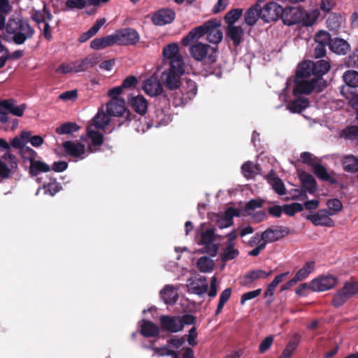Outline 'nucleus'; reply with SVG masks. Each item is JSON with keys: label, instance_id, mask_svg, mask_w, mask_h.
Returning <instances> with one entry per match:
<instances>
[{"label": "nucleus", "instance_id": "f257e3e1", "mask_svg": "<svg viewBox=\"0 0 358 358\" xmlns=\"http://www.w3.org/2000/svg\"><path fill=\"white\" fill-rule=\"evenodd\" d=\"M8 34L13 35V41L17 45L23 44L33 37L34 30L24 20L9 19L6 27Z\"/></svg>", "mask_w": 358, "mask_h": 358}, {"label": "nucleus", "instance_id": "f03ea898", "mask_svg": "<svg viewBox=\"0 0 358 358\" xmlns=\"http://www.w3.org/2000/svg\"><path fill=\"white\" fill-rule=\"evenodd\" d=\"M290 233L288 227L278 226L273 228H268L262 233L264 241L259 247H256L248 252V255L252 257L258 256L260 252L265 249L267 243L278 241V240L287 236Z\"/></svg>", "mask_w": 358, "mask_h": 358}, {"label": "nucleus", "instance_id": "7ed1b4c3", "mask_svg": "<svg viewBox=\"0 0 358 358\" xmlns=\"http://www.w3.org/2000/svg\"><path fill=\"white\" fill-rule=\"evenodd\" d=\"M294 94H309L313 91L321 92L326 86V82L322 78H294Z\"/></svg>", "mask_w": 358, "mask_h": 358}, {"label": "nucleus", "instance_id": "20e7f679", "mask_svg": "<svg viewBox=\"0 0 358 358\" xmlns=\"http://www.w3.org/2000/svg\"><path fill=\"white\" fill-rule=\"evenodd\" d=\"M189 52L196 61L206 59L207 63L213 64L217 59V49L208 44L198 42L190 46Z\"/></svg>", "mask_w": 358, "mask_h": 358}, {"label": "nucleus", "instance_id": "39448f33", "mask_svg": "<svg viewBox=\"0 0 358 358\" xmlns=\"http://www.w3.org/2000/svg\"><path fill=\"white\" fill-rule=\"evenodd\" d=\"M185 73L184 65H169L168 69L164 71L161 76L163 83L171 90H174L180 87V77Z\"/></svg>", "mask_w": 358, "mask_h": 358}, {"label": "nucleus", "instance_id": "423d86ee", "mask_svg": "<svg viewBox=\"0 0 358 358\" xmlns=\"http://www.w3.org/2000/svg\"><path fill=\"white\" fill-rule=\"evenodd\" d=\"M206 36L208 41L213 44H218L223 38L221 30V22L216 19L210 20L205 22Z\"/></svg>", "mask_w": 358, "mask_h": 358}, {"label": "nucleus", "instance_id": "0eeeda50", "mask_svg": "<svg viewBox=\"0 0 358 358\" xmlns=\"http://www.w3.org/2000/svg\"><path fill=\"white\" fill-rule=\"evenodd\" d=\"M283 13V8L275 2H269L261 6L260 18L266 22L275 21Z\"/></svg>", "mask_w": 358, "mask_h": 358}, {"label": "nucleus", "instance_id": "6e6552de", "mask_svg": "<svg viewBox=\"0 0 358 358\" xmlns=\"http://www.w3.org/2000/svg\"><path fill=\"white\" fill-rule=\"evenodd\" d=\"M117 44L120 45H135L140 40L137 31L132 28H125L115 34Z\"/></svg>", "mask_w": 358, "mask_h": 358}, {"label": "nucleus", "instance_id": "1a4fd4ad", "mask_svg": "<svg viewBox=\"0 0 358 358\" xmlns=\"http://www.w3.org/2000/svg\"><path fill=\"white\" fill-rule=\"evenodd\" d=\"M337 282L338 279L334 275H321L310 282V289L313 292H324L332 289Z\"/></svg>", "mask_w": 358, "mask_h": 358}, {"label": "nucleus", "instance_id": "9d476101", "mask_svg": "<svg viewBox=\"0 0 358 358\" xmlns=\"http://www.w3.org/2000/svg\"><path fill=\"white\" fill-rule=\"evenodd\" d=\"M17 168V162L15 155L8 152L0 159V176L2 178H9Z\"/></svg>", "mask_w": 358, "mask_h": 358}, {"label": "nucleus", "instance_id": "9b49d317", "mask_svg": "<svg viewBox=\"0 0 358 358\" xmlns=\"http://www.w3.org/2000/svg\"><path fill=\"white\" fill-rule=\"evenodd\" d=\"M163 56L169 61V65H184L182 56L179 52V46L176 43H169L163 48Z\"/></svg>", "mask_w": 358, "mask_h": 358}, {"label": "nucleus", "instance_id": "f8f14e48", "mask_svg": "<svg viewBox=\"0 0 358 358\" xmlns=\"http://www.w3.org/2000/svg\"><path fill=\"white\" fill-rule=\"evenodd\" d=\"M330 216L331 215L327 210L321 209L315 213L307 215L306 218L315 226L333 227L335 225V222L330 218Z\"/></svg>", "mask_w": 358, "mask_h": 358}, {"label": "nucleus", "instance_id": "ddd939ff", "mask_svg": "<svg viewBox=\"0 0 358 358\" xmlns=\"http://www.w3.org/2000/svg\"><path fill=\"white\" fill-rule=\"evenodd\" d=\"M303 10L299 7H286L283 8V13L280 15L283 23L287 25H293L301 22Z\"/></svg>", "mask_w": 358, "mask_h": 358}, {"label": "nucleus", "instance_id": "4468645a", "mask_svg": "<svg viewBox=\"0 0 358 358\" xmlns=\"http://www.w3.org/2000/svg\"><path fill=\"white\" fill-rule=\"evenodd\" d=\"M176 17V13L170 8H162L155 12L152 21L157 26H164L173 22Z\"/></svg>", "mask_w": 358, "mask_h": 358}, {"label": "nucleus", "instance_id": "2eb2a0df", "mask_svg": "<svg viewBox=\"0 0 358 358\" xmlns=\"http://www.w3.org/2000/svg\"><path fill=\"white\" fill-rule=\"evenodd\" d=\"M159 322L162 329L171 333L179 332L183 329L179 316L162 315Z\"/></svg>", "mask_w": 358, "mask_h": 358}, {"label": "nucleus", "instance_id": "dca6fc26", "mask_svg": "<svg viewBox=\"0 0 358 358\" xmlns=\"http://www.w3.org/2000/svg\"><path fill=\"white\" fill-rule=\"evenodd\" d=\"M215 231L213 229H209L201 234L199 244L205 245L206 251L211 256H215L218 250L217 244L213 243Z\"/></svg>", "mask_w": 358, "mask_h": 358}, {"label": "nucleus", "instance_id": "f3484780", "mask_svg": "<svg viewBox=\"0 0 358 358\" xmlns=\"http://www.w3.org/2000/svg\"><path fill=\"white\" fill-rule=\"evenodd\" d=\"M182 97L180 103L185 104L192 100L197 93V85L196 83L190 79H186L185 83L180 85ZM179 104V103H178Z\"/></svg>", "mask_w": 358, "mask_h": 358}, {"label": "nucleus", "instance_id": "a211bd4d", "mask_svg": "<svg viewBox=\"0 0 358 358\" xmlns=\"http://www.w3.org/2000/svg\"><path fill=\"white\" fill-rule=\"evenodd\" d=\"M63 148L66 153L75 158L84 159L85 146L79 142L65 141L63 143Z\"/></svg>", "mask_w": 358, "mask_h": 358}, {"label": "nucleus", "instance_id": "6ab92c4d", "mask_svg": "<svg viewBox=\"0 0 358 358\" xmlns=\"http://www.w3.org/2000/svg\"><path fill=\"white\" fill-rule=\"evenodd\" d=\"M143 89L145 92L151 96H158L163 92L162 85L156 76H150L147 78L143 83Z\"/></svg>", "mask_w": 358, "mask_h": 358}, {"label": "nucleus", "instance_id": "aec40b11", "mask_svg": "<svg viewBox=\"0 0 358 358\" xmlns=\"http://www.w3.org/2000/svg\"><path fill=\"white\" fill-rule=\"evenodd\" d=\"M107 113L113 116H122L129 113L125 107V101L122 99H111L107 103Z\"/></svg>", "mask_w": 358, "mask_h": 358}, {"label": "nucleus", "instance_id": "412c9836", "mask_svg": "<svg viewBox=\"0 0 358 358\" xmlns=\"http://www.w3.org/2000/svg\"><path fill=\"white\" fill-rule=\"evenodd\" d=\"M15 103V101L13 99L3 100L0 101V108L13 115L22 117L26 109V104L22 103L21 105L16 106Z\"/></svg>", "mask_w": 358, "mask_h": 358}, {"label": "nucleus", "instance_id": "4be33fe9", "mask_svg": "<svg viewBox=\"0 0 358 358\" xmlns=\"http://www.w3.org/2000/svg\"><path fill=\"white\" fill-rule=\"evenodd\" d=\"M96 129L93 125H90L87 128V136L91 141L88 149L91 152L96 151V149L94 148V147L99 146L103 143V134L96 131Z\"/></svg>", "mask_w": 358, "mask_h": 358}, {"label": "nucleus", "instance_id": "5701e85b", "mask_svg": "<svg viewBox=\"0 0 358 358\" xmlns=\"http://www.w3.org/2000/svg\"><path fill=\"white\" fill-rule=\"evenodd\" d=\"M301 182V188L310 194H314L317 190V182L315 178L310 173L303 172L299 176Z\"/></svg>", "mask_w": 358, "mask_h": 358}, {"label": "nucleus", "instance_id": "b1692460", "mask_svg": "<svg viewBox=\"0 0 358 358\" xmlns=\"http://www.w3.org/2000/svg\"><path fill=\"white\" fill-rule=\"evenodd\" d=\"M340 162L345 172L350 173L358 172V156L352 154L345 155L341 157Z\"/></svg>", "mask_w": 358, "mask_h": 358}, {"label": "nucleus", "instance_id": "393cba45", "mask_svg": "<svg viewBox=\"0 0 358 358\" xmlns=\"http://www.w3.org/2000/svg\"><path fill=\"white\" fill-rule=\"evenodd\" d=\"M329 48L334 53L338 55H345L350 50V44L345 40L340 38L332 39Z\"/></svg>", "mask_w": 358, "mask_h": 358}, {"label": "nucleus", "instance_id": "a878e982", "mask_svg": "<svg viewBox=\"0 0 358 358\" xmlns=\"http://www.w3.org/2000/svg\"><path fill=\"white\" fill-rule=\"evenodd\" d=\"M188 287L192 293L198 295H202L206 293L208 289L206 277H200L190 280Z\"/></svg>", "mask_w": 358, "mask_h": 358}, {"label": "nucleus", "instance_id": "bb28decb", "mask_svg": "<svg viewBox=\"0 0 358 358\" xmlns=\"http://www.w3.org/2000/svg\"><path fill=\"white\" fill-rule=\"evenodd\" d=\"M114 44H117L115 34L94 38L91 41L90 47L94 50H101Z\"/></svg>", "mask_w": 358, "mask_h": 358}, {"label": "nucleus", "instance_id": "cd10ccee", "mask_svg": "<svg viewBox=\"0 0 358 358\" xmlns=\"http://www.w3.org/2000/svg\"><path fill=\"white\" fill-rule=\"evenodd\" d=\"M205 23L201 25L192 29L186 36L182 39V44L184 46H188L190 43L194 41L199 39L203 36L206 35Z\"/></svg>", "mask_w": 358, "mask_h": 358}, {"label": "nucleus", "instance_id": "c85d7f7f", "mask_svg": "<svg viewBox=\"0 0 358 358\" xmlns=\"http://www.w3.org/2000/svg\"><path fill=\"white\" fill-rule=\"evenodd\" d=\"M310 64L313 71V78H322L331 68L329 62L324 59L317 62L310 61Z\"/></svg>", "mask_w": 358, "mask_h": 358}, {"label": "nucleus", "instance_id": "c756f323", "mask_svg": "<svg viewBox=\"0 0 358 358\" xmlns=\"http://www.w3.org/2000/svg\"><path fill=\"white\" fill-rule=\"evenodd\" d=\"M313 170L319 179L329 182L332 185L337 183V180L331 174L328 173L327 169L321 164L316 163V165L313 166Z\"/></svg>", "mask_w": 358, "mask_h": 358}, {"label": "nucleus", "instance_id": "7c9ffc66", "mask_svg": "<svg viewBox=\"0 0 358 358\" xmlns=\"http://www.w3.org/2000/svg\"><path fill=\"white\" fill-rule=\"evenodd\" d=\"M244 34L243 28L241 26H227V36L232 41L234 46H238Z\"/></svg>", "mask_w": 358, "mask_h": 358}, {"label": "nucleus", "instance_id": "2f4dec72", "mask_svg": "<svg viewBox=\"0 0 358 358\" xmlns=\"http://www.w3.org/2000/svg\"><path fill=\"white\" fill-rule=\"evenodd\" d=\"M162 299L166 304H173L178 299L177 289L173 285H166L160 292Z\"/></svg>", "mask_w": 358, "mask_h": 358}, {"label": "nucleus", "instance_id": "473e14b6", "mask_svg": "<svg viewBox=\"0 0 358 358\" xmlns=\"http://www.w3.org/2000/svg\"><path fill=\"white\" fill-rule=\"evenodd\" d=\"M343 21L344 20L340 14L331 13L327 17L326 24L329 30L337 32L341 29Z\"/></svg>", "mask_w": 358, "mask_h": 358}, {"label": "nucleus", "instance_id": "72a5a7b5", "mask_svg": "<svg viewBox=\"0 0 358 358\" xmlns=\"http://www.w3.org/2000/svg\"><path fill=\"white\" fill-rule=\"evenodd\" d=\"M261 5L256 3L250 7L245 13V22L249 26H253L260 18Z\"/></svg>", "mask_w": 358, "mask_h": 358}, {"label": "nucleus", "instance_id": "f704fd0d", "mask_svg": "<svg viewBox=\"0 0 358 358\" xmlns=\"http://www.w3.org/2000/svg\"><path fill=\"white\" fill-rule=\"evenodd\" d=\"M267 180L278 194L282 196L286 194V189L282 180L274 173H270L267 176Z\"/></svg>", "mask_w": 358, "mask_h": 358}, {"label": "nucleus", "instance_id": "c9c22d12", "mask_svg": "<svg viewBox=\"0 0 358 358\" xmlns=\"http://www.w3.org/2000/svg\"><path fill=\"white\" fill-rule=\"evenodd\" d=\"M237 215L238 213L236 210L233 208H229L225 211L223 217L217 220V225L220 229L229 227L233 224V217Z\"/></svg>", "mask_w": 358, "mask_h": 358}, {"label": "nucleus", "instance_id": "e433bc0d", "mask_svg": "<svg viewBox=\"0 0 358 358\" xmlns=\"http://www.w3.org/2000/svg\"><path fill=\"white\" fill-rule=\"evenodd\" d=\"M132 108L138 114L144 115L148 109V101L142 95L134 96L131 100Z\"/></svg>", "mask_w": 358, "mask_h": 358}, {"label": "nucleus", "instance_id": "4c0bfd02", "mask_svg": "<svg viewBox=\"0 0 358 358\" xmlns=\"http://www.w3.org/2000/svg\"><path fill=\"white\" fill-rule=\"evenodd\" d=\"M106 23V19L105 18H101L95 22V24L87 31L83 33L79 38L78 41L80 43H84L86 42L87 40H89L90 38L94 36L96 34V33L99 31V30L101 29V27Z\"/></svg>", "mask_w": 358, "mask_h": 358}, {"label": "nucleus", "instance_id": "58836bf2", "mask_svg": "<svg viewBox=\"0 0 358 358\" xmlns=\"http://www.w3.org/2000/svg\"><path fill=\"white\" fill-rule=\"evenodd\" d=\"M110 116L109 113H106L103 110H99L93 118L92 125L96 129H103L108 125L110 121Z\"/></svg>", "mask_w": 358, "mask_h": 358}, {"label": "nucleus", "instance_id": "ea45409f", "mask_svg": "<svg viewBox=\"0 0 358 358\" xmlns=\"http://www.w3.org/2000/svg\"><path fill=\"white\" fill-rule=\"evenodd\" d=\"M96 64L97 59L92 56L87 57L80 61H74L76 73L85 71L88 69L93 67Z\"/></svg>", "mask_w": 358, "mask_h": 358}, {"label": "nucleus", "instance_id": "a19ab883", "mask_svg": "<svg viewBox=\"0 0 358 358\" xmlns=\"http://www.w3.org/2000/svg\"><path fill=\"white\" fill-rule=\"evenodd\" d=\"M100 0H66V6L70 9H82L86 6H98Z\"/></svg>", "mask_w": 358, "mask_h": 358}, {"label": "nucleus", "instance_id": "79ce46f5", "mask_svg": "<svg viewBox=\"0 0 358 358\" xmlns=\"http://www.w3.org/2000/svg\"><path fill=\"white\" fill-rule=\"evenodd\" d=\"M310 66V61L303 62L299 64L297 67L295 78H311L310 76H313V71Z\"/></svg>", "mask_w": 358, "mask_h": 358}, {"label": "nucleus", "instance_id": "37998d69", "mask_svg": "<svg viewBox=\"0 0 358 358\" xmlns=\"http://www.w3.org/2000/svg\"><path fill=\"white\" fill-rule=\"evenodd\" d=\"M11 10L12 6L9 0H0V30L6 29V17Z\"/></svg>", "mask_w": 358, "mask_h": 358}, {"label": "nucleus", "instance_id": "c03bdc74", "mask_svg": "<svg viewBox=\"0 0 358 358\" xmlns=\"http://www.w3.org/2000/svg\"><path fill=\"white\" fill-rule=\"evenodd\" d=\"M50 170L49 165L39 160H34L30 163L29 173L33 176H36L41 173H46Z\"/></svg>", "mask_w": 358, "mask_h": 358}, {"label": "nucleus", "instance_id": "a18cd8bd", "mask_svg": "<svg viewBox=\"0 0 358 358\" xmlns=\"http://www.w3.org/2000/svg\"><path fill=\"white\" fill-rule=\"evenodd\" d=\"M157 326L151 321L143 320L141 334L145 337H155L159 335Z\"/></svg>", "mask_w": 358, "mask_h": 358}, {"label": "nucleus", "instance_id": "49530a36", "mask_svg": "<svg viewBox=\"0 0 358 358\" xmlns=\"http://www.w3.org/2000/svg\"><path fill=\"white\" fill-rule=\"evenodd\" d=\"M31 19L39 25L41 23L51 21L52 19V15L50 10L45 6L42 10L34 11L31 15Z\"/></svg>", "mask_w": 358, "mask_h": 358}, {"label": "nucleus", "instance_id": "de8ad7c7", "mask_svg": "<svg viewBox=\"0 0 358 358\" xmlns=\"http://www.w3.org/2000/svg\"><path fill=\"white\" fill-rule=\"evenodd\" d=\"M170 120V116L166 114L163 110L157 109L155 111V117H152L151 124L152 127H159L166 124Z\"/></svg>", "mask_w": 358, "mask_h": 358}, {"label": "nucleus", "instance_id": "09e8293b", "mask_svg": "<svg viewBox=\"0 0 358 358\" xmlns=\"http://www.w3.org/2000/svg\"><path fill=\"white\" fill-rule=\"evenodd\" d=\"M320 15L318 9H313L308 12L303 13L301 22L303 26L309 27L314 24Z\"/></svg>", "mask_w": 358, "mask_h": 358}, {"label": "nucleus", "instance_id": "8fccbe9b", "mask_svg": "<svg viewBox=\"0 0 358 358\" xmlns=\"http://www.w3.org/2000/svg\"><path fill=\"white\" fill-rule=\"evenodd\" d=\"M308 106V99L304 97L299 98L290 102L287 108L292 113H301Z\"/></svg>", "mask_w": 358, "mask_h": 358}, {"label": "nucleus", "instance_id": "3c124183", "mask_svg": "<svg viewBox=\"0 0 358 358\" xmlns=\"http://www.w3.org/2000/svg\"><path fill=\"white\" fill-rule=\"evenodd\" d=\"M241 170L243 176L247 178H252L259 173V166L250 161L245 162L241 166Z\"/></svg>", "mask_w": 358, "mask_h": 358}, {"label": "nucleus", "instance_id": "603ef678", "mask_svg": "<svg viewBox=\"0 0 358 358\" xmlns=\"http://www.w3.org/2000/svg\"><path fill=\"white\" fill-rule=\"evenodd\" d=\"M272 273V271L266 272L264 270L257 269L248 272L245 275V282L249 283L258 279H265L270 276Z\"/></svg>", "mask_w": 358, "mask_h": 358}, {"label": "nucleus", "instance_id": "864d4df0", "mask_svg": "<svg viewBox=\"0 0 358 358\" xmlns=\"http://www.w3.org/2000/svg\"><path fill=\"white\" fill-rule=\"evenodd\" d=\"M315 263L313 261L307 262L305 265L296 273V280L301 281L306 279L315 269Z\"/></svg>", "mask_w": 358, "mask_h": 358}, {"label": "nucleus", "instance_id": "5fc2aeb1", "mask_svg": "<svg viewBox=\"0 0 358 358\" xmlns=\"http://www.w3.org/2000/svg\"><path fill=\"white\" fill-rule=\"evenodd\" d=\"M341 137L358 143V126H349L341 131Z\"/></svg>", "mask_w": 358, "mask_h": 358}, {"label": "nucleus", "instance_id": "6e6d98bb", "mask_svg": "<svg viewBox=\"0 0 358 358\" xmlns=\"http://www.w3.org/2000/svg\"><path fill=\"white\" fill-rule=\"evenodd\" d=\"M29 137L30 132L23 131L21 132L20 136H16L11 140L10 145L15 148L21 150L22 148L24 146L25 143L27 142Z\"/></svg>", "mask_w": 358, "mask_h": 358}, {"label": "nucleus", "instance_id": "4d7b16f0", "mask_svg": "<svg viewBox=\"0 0 358 358\" xmlns=\"http://www.w3.org/2000/svg\"><path fill=\"white\" fill-rule=\"evenodd\" d=\"M345 84L352 88L358 87V72L355 71H347L343 76Z\"/></svg>", "mask_w": 358, "mask_h": 358}, {"label": "nucleus", "instance_id": "13d9d810", "mask_svg": "<svg viewBox=\"0 0 358 358\" xmlns=\"http://www.w3.org/2000/svg\"><path fill=\"white\" fill-rule=\"evenodd\" d=\"M197 267L202 273H208L213 270L214 266L213 261L207 257H201L197 261Z\"/></svg>", "mask_w": 358, "mask_h": 358}, {"label": "nucleus", "instance_id": "bf43d9fd", "mask_svg": "<svg viewBox=\"0 0 358 358\" xmlns=\"http://www.w3.org/2000/svg\"><path fill=\"white\" fill-rule=\"evenodd\" d=\"M239 255L238 249L235 248V245H227L226 248L224 250L221 258L222 261L227 262L235 259Z\"/></svg>", "mask_w": 358, "mask_h": 358}, {"label": "nucleus", "instance_id": "052dcab7", "mask_svg": "<svg viewBox=\"0 0 358 358\" xmlns=\"http://www.w3.org/2000/svg\"><path fill=\"white\" fill-rule=\"evenodd\" d=\"M79 129V127L74 122H66L57 127L55 130L56 133L59 135L71 134Z\"/></svg>", "mask_w": 358, "mask_h": 358}, {"label": "nucleus", "instance_id": "680f3d73", "mask_svg": "<svg viewBox=\"0 0 358 358\" xmlns=\"http://www.w3.org/2000/svg\"><path fill=\"white\" fill-rule=\"evenodd\" d=\"M243 10L241 8L232 9L227 13L224 16V20L227 26L234 25V24L240 18Z\"/></svg>", "mask_w": 358, "mask_h": 358}, {"label": "nucleus", "instance_id": "e2e57ef3", "mask_svg": "<svg viewBox=\"0 0 358 358\" xmlns=\"http://www.w3.org/2000/svg\"><path fill=\"white\" fill-rule=\"evenodd\" d=\"M327 206L328 207V212L331 215H334L341 211L343 208V204L339 199H329L327 201Z\"/></svg>", "mask_w": 358, "mask_h": 358}, {"label": "nucleus", "instance_id": "0e129e2a", "mask_svg": "<svg viewBox=\"0 0 358 358\" xmlns=\"http://www.w3.org/2000/svg\"><path fill=\"white\" fill-rule=\"evenodd\" d=\"M331 40L330 34L327 31L320 30L315 36V42L316 44L329 46Z\"/></svg>", "mask_w": 358, "mask_h": 358}, {"label": "nucleus", "instance_id": "69168bd1", "mask_svg": "<svg viewBox=\"0 0 358 358\" xmlns=\"http://www.w3.org/2000/svg\"><path fill=\"white\" fill-rule=\"evenodd\" d=\"M231 294V289L227 288L222 291L220 294L219 303L217 304V310L215 311V315H218L222 311L224 304L229 299Z\"/></svg>", "mask_w": 358, "mask_h": 358}, {"label": "nucleus", "instance_id": "338daca9", "mask_svg": "<svg viewBox=\"0 0 358 358\" xmlns=\"http://www.w3.org/2000/svg\"><path fill=\"white\" fill-rule=\"evenodd\" d=\"M303 210V206L299 203H292L283 206V211L289 216H293L296 213L301 212Z\"/></svg>", "mask_w": 358, "mask_h": 358}, {"label": "nucleus", "instance_id": "774afa93", "mask_svg": "<svg viewBox=\"0 0 358 358\" xmlns=\"http://www.w3.org/2000/svg\"><path fill=\"white\" fill-rule=\"evenodd\" d=\"M345 64L348 68H358V50L345 58Z\"/></svg>", "mask_w": 358, "mask_h": 358}]
</instances>
